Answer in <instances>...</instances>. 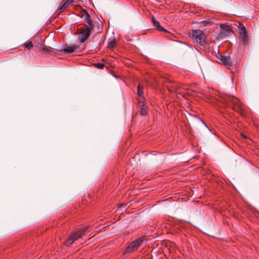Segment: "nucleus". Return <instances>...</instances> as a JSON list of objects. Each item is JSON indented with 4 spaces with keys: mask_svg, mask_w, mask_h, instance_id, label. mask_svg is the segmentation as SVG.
<instances>
[{
    "mask_svg": "<svg viewBox=\"0 0 259 259\" xmlns=\"http://www.w3.org/2000/svg\"><path fill=\"white\" fill-rule=\"evenodd\" d=\"M192 37L199 45L203 46L205 44L206 36L202 31L200 30H193Z\"/></svg>",
    "mask_w": 259,
    "mask_h": 259,
    "instance_id": "nucleus-1",
    "label": "nucleus"
},
{
    "mask_svg": "<svg viewBox=\"0 0 259 259\" xmlns=\"http://www.w3.org/2000/svg\"><path fill=\"white\" fill-rule=\"evenodd\" d=\"M143 240L139 238L132 242L126 248L125 253H131L135 251L142 244Z\"/></svg>",
    "mask_w": 259,
    "mask_h": 259,
    "instance_id": "nucleus-2",
    "label": "nucleus"
},
{
    "mask_svg": "<svg viewBox=\"0 0 259 259\" xmlns=\"http://www.w3.org/2000/svg\"><path fill=\"white\" fill-rule=\"evenodd\" d=\"M227 103L229 106H233V109H235V107L239 108L240 102L239 99L235 97H228L226 99Z\"/></svg>",
    "mask_w": 259,
    "mask_h": 259,
    "instance_id": "nucleus-3",
    "label": "nucleus"
},
{
    "mask_svg": "<svg viewBox=\"0 0 259 259\" xmlns=\"http://www.w3.org/2000/svg\"><path fill=\"white\" fill-rule=\"evenodd\" d=\"M92 30V29H90L89 28H86L82 30L80 33V36L79 37V40L81 43L84 42L89 37Z\"/></svg>",
    "mask_w": 259,
    "mask_h": 259,
    "instance_id": "nucleus-4",
    "label": "nucleus"
},
{
    "mask_svg": "<svg viewBox=\"0 0 259 259\" xmlns=\"http://www.w3.org/2000/svg\"><path fill=\"white\" fill-rule=\"evenodd\" d=\"M79 49V46L74 45H71L66 46L64 49L63 52L65 54H69L78 52Z\"/></svg>",
    "mask_w": 259,
    "mask_h": 259,
    "instance_id": "nucleus-5",
    "label": "nucleus"
},
{
    "mask_svg": "<svg viewBox=\"0 0 259 259\" xmlns=\"http://www.w3.org/2000/svg\"><path fill=\"white\" fill-rule=\"evenodd\" d=\"M220 60L225 65L231 66L233 64V62L230 56L221 55Z\"/></svg>",
    "mask_w": 259,
    "mask_h": 259,
    "instance_id": "nucleus-6",
    "label": "nucleus"
},
{
    "mask_svg": "<svg viewBox=\"0 0 259 259\" xmlns=\"http://www.w3.org/2000/svg\"><path fill=\"white\" fill-rule=\"evenodd\" d=\"M143 87L141 86L140 84L138 87V101L139 103H144L145 98L143 96Z\"/></svg>",
    "mask_w": 259,
    "mask_h": 259,
    "instance_id": "nucleus-7",
    "label": "nucleus"
},
{
    "mask_svg": "<svg viewBox=\"0 0 259 259\" xmlns=\"http://www.w3.org/2000/svg\"><path fill=\"white\" fill-rule=\"evenodd\" d=\"M220 26L222 29V33L225 35H229L232 32L231 27L230 26L222 24Z\"/></svg>",
    "mask_w": 259,
    "mask_h": 259,
    "instance_id": "nucleus-8",
    "label": "nucleus"
},
{
    "mask_svg": "<svg viewBox=\"0 0 259 259\" xmlns=\"http://www.w3.org/2000/svg\"><path fill=\"white\" fill-rule=\"evenodd\" d=\"M88 229V227L84 228L82 230H80L79 231H78L74 233L72 235V237L73 238L74 240H77L79 237H81V235L84 233L85 232H86Z\"/></svg>",
    "mask_w": 259,
    "mask_h": 259,
    "instance_id": "nucleus-9",
    "label": "nucleus"
},
{
    "mask_svg": "<svg viewBox=\"0 0 259 259\" xmlns=\"http://www.w3.org/2000/svg\"><path fill=\"white\" fill-rule=\"evenodd\" d=\"M84 21L86 22L85 24L86 28H89L90 29H93V25L92 23V20L91 19L90 15L86 13L84 17Z\"/></svg>",
    "mask_w": 259,
    "mask_h": 259,
    "instance_id": "nucleus-10",
    "label": "nucleus"
},
{
    "mask_svg": "<svg viewBox=\"0 0 259 259\" xmlns=\"http://www.w3.org/2000/svg\"><path fill=\"white\" fill-rule=\"evenodd\" d=\"M74 0H66V1L59 8L60 13L64 11L71 3L74 2Z\"/></svg>",
    "mask_w": 259,
    "mask_h": 259,
    "instance_id": "nucleus-11",
    "label": "nucleus"
},
{
    "mask_svg": "<svg viewBox=\"0 0 259 259\" xmlns=\"http://www.w3.org/2000/svg\"><path fill=\"white\" fill-rule=\"evenodd\" d=\"M152 20L154 25L155 26V27L158 30L165 32L167 31L166 29H165L163 27L160 26L159 22L156 21L153 17L152 18Z\"/></svg>",
    "mask_w": 259,
    "mask_h": 259,
    "instance_id": "nucleus-12",
    "label": "nucleus"
},
{
    "mask_svg": "<svg viewBox=\"0 0 259 259\" xmlns=\"http://www.w3.org/2000/svg\"><path fill=\"white\" fill-rule=\"evenodd\" d=\"M139 107L140 108V113L142 116H145L147 114V110L145 107L144 103H139Z\"/></svg>",
    "mask_w": 259,
    "mask_h": 259,
    "instance_id": "nucleus-13",
    "label": "nucleus"
},
{
    "mask_svg": "<svg viewBox=\"0 0 259 259\" xmlns=\"http://www.w3.org/2000/svg\"><path fill=\"white\" fill-rule=\"evenodd\" d=\"M238 29L240 35L242 34L245 35V34H246L245 27L243 24L239 23L238 26Z\"/></svg>",
    "mask_w": 259,
    "mask_h": 259,
    "instance_id": "nucleus-14",
    "label": "nucleus"
},
{
    "mask_svg": "<svg viewBox=\"0 0 259 259\" xmlns=\"http://www.w3.org/2000/svg\"><path fill=\"white\" fill-rule=\"evenodd\" d=\"M241 37L243 45H246L248 44V36L247 35V33L245 34V35H243V34L241 35Z\"/></svg>",
    "mask_w": 259,
    "mask_h": 259,
    "instance_id": "nucleus-15",
    "label": "nucleus"
},
{
    "mask_svg": "<svg viewBox=\"0 0 259 259\" xmlns=\"http://www.w3.org/2000/svg\"><path fill=\"white\" fill-rule=\"evenodd\" d=\"M75 240L73 239V238L71 236L70 238H69L68 239V240L66 241L65 242V245L67 246H70V245H71L73 242Z\"/></svg>",
    "mask_w": 259,
    "mask_h": 259,
    "instance_id": "nucleus-16",
    "label": "nucleus"
},
{
    "mask_svg": "<svg viewBox=\"0 0 259 259\" xmlns=\"http://www.w3.org/2000/svg\"><path fill=\"white\" fill-rule=\"evenodd\" d=\"M25 47H26V48H27L29 50L32 48L33 45H32V42L30 41L25 44Z\"/></svg>",
    "mask_w": 259,
    "mask_h": 259,
    "instance_id": "nucleus-17",
    "label": "nucleus"
},
{
    "mask_svg": "<svg viewBox=\"0 0 259 259\" xmlns=\"http://www.w3.org/2000/svg\"><path fill=\"white\" fill-rule=\"evenodd\" d=\"M96 65L98 67H99V68H101V69L103 68V67L104 66V65L103 64L100 63H98L97 64H96Z\"/></svg>",
    "mask_w": 259,
    "mask_h": 259,
    "instance_id": "nucleus-18",
    "label": "nucleus"
},
{
    "mask_svg": "<svg viewBox=\"0 0 259 259\" xmlns=\"http://www.w3.org/2000/svg\"><path fill=\"white\" fill-rule=\"evenodd\" d=\"M110 46H111V47H112V46H113V45L115 44V42H114V41H111V42H110Z\"/></svg>",
    "mask_w": 259,
    "mask_h": 259,
    "instance_id": "nucleus-19",
    "label": "nucleus"
},
{
    "mask_svg": "<svg viewBox=\"0 0 259 259\" xmlns=\"http://www.w3.org/2000/svg\"><path fill=\"white\" fill-rule=\"evenodd\" d=\"M200 121L202 122V123H203V124H204L206 127H207V126L206 125V124L204 122V121H203V120H201V119H200Z\"/></svg>",
    "mask_w": 259,
    "mask_h": 259,
    "instance_id": "nucleus-20",
    "label": "nucleus"
}]
</instances>
